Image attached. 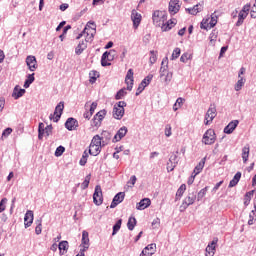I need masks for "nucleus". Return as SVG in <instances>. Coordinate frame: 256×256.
<instances>
[{
	"mask_svg": "<svg viewBox=\"0 0 256 256\" xmlns=\"http://www.w3.org/2000/svg\"><path fill=\"white\" fill-rule=\"evenodd\" d=\"M167 63H168V59L166 57L162 60L159 73H160V77H165L164 78L165 83L169 84L171 83V79H173V72H170L169 70H167L169 69V66L167 65Z\"/></svg>",
	"mask_w": 256,
	"mask_h": 256,
	"instance_id": "nucleus-1",
	"label": "nucleus"
},
{
	"mask_svg": "<svg viewBox=\"0 0 256 256\" xmlns=\"http://www.w3.org/2000/svg\"><path fill=\"white\" fill-rule=\"evenodd\" d=\"M153 23L156 27H163L165 25V21H167V12L156 10L152 16Z\"/></svg>",
	"mask_w": 256,
	"mask_h": 256,
	"instance_id": "nucleus-2",
	"label": "nucleus"
},
{
	"mask_svg": "<svg viewBox=\"0 0 256 256\" xmlns=\"http://www.w3.org/2000/svg\"><path fill=\"white\" fill-rule=\"evenodd\" d=\"M215 117H217V107L215 104H211L205 114L204 125H211Z\"/></svg>",
	"mask_w": 256,
	"mask_h": 256,
	"instance_id": "nucleus-3",
	"label": "nucleus"
},
{
	"mask_svg": "<svg viewBox=\"0 0 256 256\" xmlns=\"http://www.w3.org/2000/svg\"><path fill=\"white\" fill-rule=\"evenodd\" d=\"M107 115V110L102 109L98 113H96L92 119V127H96L99 129L101 127V123H103V119H105Z\"/></svg>",
	"mask_w": 256,
	"mask_h": 256,
	"instance_id": "nucleus-4",
	"label": "nucleus"
},
{
	"mask_svg": "<svg viewBox=\"0 0 256 256\" xmlns=\"http://www.w3.org/2000/svg\"><path fill=\"white\" fill-rule=\"evenodd\" d=\"M63 109H65V102L58 103L54 113L49 116V119L57 123L61 119V115H63Z\"/></svg>",
	"mask_w": 256,
	"mask_h": 256,
	"instance_id": "nucleus-5",
	"label": "nucleus"
},
{
	"mask_svg": "<svg viewBox=\"0 0 256 256\" xmlns=\"http://www.w3.org/2000/svg\"><path fill=\"white\" fill-rule=\"evenodd\" d=\"M216 140L217 136H215V130L213 129H208L202 137V143H204V145H213Z\"/></svg>",
	"mask_w": 256,
	"mask_h": 256,
	"instance_id": "nucleus-6",
	"label": "nucleus"
},
{
	"mask_svg": "<svg viewBox=\"0 0 256 256\" xmlns=\"http://www.w3.org/2000/svg\"><path fill=\"white\" fill-rule=\"evenodd\" d=\"M249 11H251V5H244L242 10L238 13V21L236 22V27H241V25H243V21L247 19Z\"/></svg>",
	"mask_w": 256,
	"mask_h": 256,
	"instance_id": "nucleus-7",
	"label": "nucleus"
},
{
	"mask_svg": "<svg viewBox=\"0 0 256 256\" xmlns=\"http://www.w3.org/2000/svg\"><path fill=\"white\" fill-rule=\"evenodd\" d=\"M197 199V194L195 192H190L188 193L187 197L183 200L181 206H180V211H185L187 207L190 205H193L195 203V200Z\"/></svg>",
	"mask_w": 256,
	"mask_h": 256,
	"instance_id": "nucleus-8",
	"label": "nucleus"
},
{
	"mask_svg": "<svg viewBox=\"0 0 256 256\" xmlns=\"http://www.w3.org/2000/svg\"><path fill=\"white\" fill-rule=\"evenodd\" d=\"M93 202L99 206L103 205V190L101 189V186L97 185L94 190L93 194Z\"/></svg>",
	"mask_w": 256,
	"mask_h": 256,
	"instance_id": "nucleus-9",
	"label": "nucleus"
},
{
	"mask_svg": "<svg viewBox=\"0 0 256 256\" xmlns=\"http://www.w3.org/2000/svg\"><path fill=\"white\" fill-rule=\"evenodd\" d=\"M113 53H115V50H110L103 53L101 57L102 67H109V65H111V62L109 61H113Z\"/></svg>",
	"mask_w": 256,
	"mask_h": 256,
	"instance_id": "nucleus-10",
	"label": "nucleus"
},
{
	"mask_svg": "<svg viewBox=\"0 0 256 256\" xmlns=\"http://www.w3.org/2000/svg\"><path fill=\"white\" fill-rule=\"evenodd\" d=\"M151 81H153V74H149L142 80V82L138 86V89L136 90V96L141 95V93L145 91V87H147V85H149Z\"/></svg>",
	"mask_w": 256,
	"mask_h": 256,
	"instance_id": "nucleus-11",
	"label": "nucleus"
},
{
	"mask_svg": "<svg viewBox=\"0 0 256 256\" xmlns=\"http://www.w3.org/2000/svg\"><path fill=\"white\" fill-rule=\"evenodd\" d=\"M83 33H84V37H85V40L84 42L87 43H91L93 41V39H95V28H91L89 26H86L83 30Z\"/></svg>",
	"mask_w": 256,
	"mask_h": 256,
	"instance_id": "nucleus-12",
	"label": "nucleus"
},
{
	"mask_svg": "<svg viewBox=\"0 0 256 256\" xmlns=\"http://www.w3.org/2000/svg\"><path fill=\"white\" fill-rule=\"evenodd\" d=\"M179 9H181V5H179V0H170L168 7L170 15H176V13H179Z\"/></svg>",
	"mask_w": 256,
	"mask_h": 256,
	"instance_id": "nucleus-13",
	"label": "nucleus"
},
{
	"mask_svg": "<svg viewBox=\"0 0 256 256\" xmlns=\"http://www.w3.org/2000/svg\"><path fill=\"white\" fill-rule=\"evenodd\" d=\"M123 199H125V192L117 193L112 200L110 209H115V207H117V205H119V203H123Z\"/></svg>",
	"mask_w": 256,
	"mask_h": 256,
	"instance_id": "nucleus-14",
	"label": "nucleus"
},
{
	"mask_svg": "<svg viewBox=\"0 0 256 256\" xmlns=\"http://www.w3.org/2000/svg\"><path fill=\"white\" fill-rule=\"evenodd\" d=\"M210 25H205V22H201L200 27L201 29H205L209 31V29H213L217 25V15L212 14L211 18H209Z\"/></svg>",
	"mask_w": 256,
	"mask_h": 256,
	"instance_id": "nucleus-15",
	"label": "nucleus"
},
{
	"mask_svg": "<svg viewBox=\"0 0 256 256\" xmlns=\"http://www.w3.org/2000/svg\"><path fill=\"white\" fill-rule=\"evenodd\" d=\"M65 127L68 131H75L79 127V122L75 118H68L65 122Z\"/></svg>",
	"mask_w": 256,
	"mask_h": 256,
	"instance_id": "nucleus-16",
	"label": "nucleus"
},
{
	"mask_svg": "<svg viewBox=\"0 0 256 256\" xmlns=\"http://www.w3.org/2000/svg\"><path fill=\"white\" fill-rule=\"evenodd\" d=\"M127 127L126 126H122L117 133L115 134V136L113 137V143H118V141H121V139H123V137H125V135H127Z\"/></svg>",
	"mask_w": 256,
	"mask_h": 256,
	"instance_id": "nucleus-17",
	"label": "nucleus"
},
{
	"mask_svg": "<svg viewBox=\"0 0 256 256\" xmlns=\"http://www.w3.org/2000/svg\"><path fill=\"white\" fill-rule=\"evenodd\" d=\"M131 20L133 22L134 29H137L141 24V14H139L137 10H132Z\"/></svg>",
	"mask_w": 256,
	"mask_h": 256,
	"instance_id": "nucleus-18",
	"label": "nucleus"
},
{
	"mask_svg": "<svg viewBox=\"0 0 256 256\" xmlns=\"http://www.w3.org/2000/svg\"><path fill=\"white\" fill-rule=\"evenodd\" d=\"M82 251H87L89 249V232L87 230H83L82 232V240H81Z\"/></svg>",
	"mask_w": 256,
	"mask_h": 256,
	"instance_id": "nucleus-19",
	"label": "nucleus"
},
{
	"mask_svg": "<svg viewBox=\"0 0 256 256\" xmlns=\"http://www.w3.org/2000/svg\"><path fill=\"white\" fill-rule=\"evenodd\" d=\"M133 69H129L126 78H125V83L127 85V90L132 91L133 90Z\"/></svg>",
	"mask_w": 256,
	"mask_h": 256,
	"instance_id": "nucleus-20",
	"label": "nucleus"
},
{
	"mask_svg": "<svg viewBox=\"0 0 256 256\" xmlns=\"http://www.w3.org/2000/svg\"><path fill=\"white\" fill-rule=\"evenodd\" d=\"M33 219H34L33 211H31V210L26 211V214L24 216L25 229H27L28 227H31V225H33Z\"/></svg>",
	"mask_w": 256,
	"mask_h": 256,
	"instance_id": "nucleus-21",
	"label": "nucleus"
},
{
	"mask_svg": "<svg viewBox=\"0 0 256 256\" xmlns=\"http://www.w3.org/2000/svg\"><path fill=\"white\" fill-rule=\"evenodd\" d=\"M155 244H149L147 245L142 252L140 253L139 256H153L155 255Z\"/></svg>",
	"mask_w": 256,
	"mask_h": 256,
	"instance_id": "nucleus-22",
	"label": "nucleus"
},
{
	"mask_svg": "<svg viewBox=\"0 0 256 256\" xmlns=\"http://www.w3.org/2000/svg\"><path fill=\"white\" fill-rule=\"evenodd\" d=\"M239 125V120H233L231 121L225 128H224V133L226 135H231L237 129V126Z\"/></svg>",
	"mask_w": 256,
	"mask_h": 256,
	"instance_id": "nucleus-23",
	"label": "nucleus"
},
{
	"mask_svg": "<svg viewBox=\"0 0 256 256\" xmlns=\"http://www.w3.org/2000/svg\"><path fill=\"white\" fill-rule=\"evenodd\" d=\"M26 65L30 71H35L37 69V58L35 56H28L26 58Z\"/></svg>",
	"mask_w": 256,
	"mask_h": 256,
	"instance_id": "nucleus-24",
	"label": "nucleus"
},
{
	"mask_svg": "<svg viewBox=\"0 0 256 256\" xmlns=\"http://www.w3.org/2000/svg\"><path fill=\"white\" fill-rule=\"evenodd\" d=\"M149 205H151V199L144 198L139 203H137L136 209H138V211H143L144 209H147Z\"/></svg>",
	"mask_w": 256,
	"mask_h": 256,
	"instance_id": "nucleus-25",
	"label": "nucleus"
},
{
	"mask_svg": "<svg viewBox=\"0 0 256 256\" xmlns=\"http://www.w3.org/2000/svg\"><path fill=\"white\" fill-rule=\"evenodd\" d=\"M217 238H214V240L208 244L206 247V256H213L215 255V245H217Z\"/></svg>",
	"mask_w": 256,
	"mask_h": 256,
	"instance_id": "nucleus-26",
	"label": "nucleus"
},
{
	"mask_svg": "<svg viewBox=\"0 0 256 256\" xmlns=\"http://www.w3.org/2000/svg\"><path fill=\"white\" fill-rule=\"evenodd\" d=\"M112 113H113L114 119L121 120L123 119V115H125V108H117L114 106Z\"/></svg>",
	"mask_w": 256,
	"mask_h": 256,
	"instance_id": "nucleus-27",
	"label": "nucleus"
},
{
	"mask_svg": "<svg viewBox=\"0 0 256 256\" xmlns=\"http://www.w3.org/2000/svg\"><path fill=\"white\" fill-rule=\"evenodd\" d=\"M100 139L102 140V147H105L111 141V134L109 131H103L101 133Z\"/></svg>",
	"mask_w": 256,
	"mask_h": 256,
	"instance_id": "nucleus-28",
	"label": "nucleus"
},
{
	"mask_svg": "<svg viewBox=\"0 0 256 256\" xmlns=\"http://www.w3.org/2000/svg\"><path fill=\"white\" fill-rule=\"evenodd\" d=\"M207 160L206 157H204L198 164L197 166L194 168V171L192 173V175H199V173H201V171H203V167H205V161Z\"/></svg>",
	"mask_w": 256,
	"mask_h": 256,
	"instance_id": "nucleus-29",
	"label": "nucleus"
},
{
	"mask_svg": "<svg viewBox=\"0 0 256 256\" xmlns=\"http://www.w3.org/2000/svg\"><path fill=\"white\" fill-rule=\"evenodd\" d=\"M186 11L190 15H197V13H201V11H203V5L196 4L193 8H186Z\"/></svg>",
	"mask_w": 256,
	"mask_h": 256,
	"instance_id": "nucleus-30",
	"label": "nucleus"
},
{
	"mask_svg": "<svg viewBox=\"0 0 256 256\" xmlns=\"http://www.w3.org/2000/svg\"><path fill=\"white\" fill-rule=\"evenodd\" d=\"M177 25V20H168L166 23L164 22V25H162L161 30L162 31H171L172 27H175Z\"/></svg>",
	"mask_w": 256,
	"mask_h": 256,
	"instance_id": "nucleus-31",
	"label": "nucleus"
},
{
	"mask_svg": "<svg viewBox=\"0 0 256 256\" xmlns=\"http://www.w3.org/2000/svg\"><path fill=\"white\" fill-rule=\"evenodd\" d=\"M85 49H87V42H85V40H82L79 42V44L76 46L75 48V53L77 55H81L83 53V51H85Z\"/></svg>",
	"mask_w": 256,
	"mask_h": 256,
	"instance_id": "nucleus-32",
	"label": "nucleus"
},
{
	"mask_svg": "<svg viewBox=\"0 0 256 256\" xmlns=\"http://www.w3.org/2000/svg\"><path fill=\"white\" fill-rule=\"evenodd\" d=\"M249 153H250V147H249V144H246V145L242 148V159H243V163H247V161H249Z\"/></svg>",
	"mask_w": 256,
	"mask_h": 256,
	"instance_id": "nucleus-33",
	"label": "nucleus"
},
{
	"mask_svg": "<svg viewBox=\"0 0 256 256\" xmlns=\"http://www.w3.org/2000/svg\"><path fill=\"white\" fill-rule=\"evenodd\" d=\"M101 153V146H95L93 144H90L89 146V154L93 157H97Z\"/></svg>",
	"mask_w": 256,
	"mask_h": 256,
	"instance_id": "nucleus-34",
	"label": "nucleus"
},
{
	"mask_svg": "<svg viewBox=\"0 0 256 256\" xmlns=\"http://www.w3.org/2000/svg\"><path fill=\"white\" fill-rule=\"evenodd\" d=\"M23 95H25V89H22V88H19V86H16L14 88L12 97H14V99H19L23 97Z\"/></svg>",
	"mask_w": 256,
	"mask_h": 256,
	"instance_id": "nucleus-35",
	"label": "nucleus"
},
{
	"mask_svg": "<svg viewBox=\"0 0 256 256\" xmlns=\"http://www.w3.org/2000/svg\"><path fill=\"white\" fill-rule=\"evenodd\" d=\"M58 249L60 251V255H65V252L69 249V242L61 241L58 245Z\"/></svg>",
	"mask_w": 256,
	"mask_h": 256,
	"instance_id": "nucleus-36",
	"label": "nucleus"
},
{
	"mask_svg": "<svg viewBox=\"0 0 256 256\" xmlns=\"http://www.w3.org/2000/svg\"><path fill=\"white\" fill-rule=\"evenodd\" d=\"M35 81V73L29 74L24 82V89H29L31 84Z\"/></svg>",
	"mask_w": 256,
	"mask_h": 256,
	"instance_id": "nucleus-37",
	"label": "nucleus"
},
{
	"mask_svg": "<svg viewBox=\"0 0 256 256\" xmlns=\"http://www.w3.org/2000/svg\"><path fill=\"white\" fill-rule=\"evenodd\" d=\"M241 180V172H237L229 183V187H235Z\"/></svg>",
	"mask_w": 256,
	"mask_h": 256,
	"instance_id": "nucleus-38",
	"label": "nucleus"
},
{
	"mask_svg": "<svg viewBox=\"0 0 256 256\" xmlns=\"http://www.w3.org/2000/svg\"><path fill=\"white\" fill-rule=\"evenodd\" d=\"M90 145H94V146H97V147H101V146L103 145V140H101V136L95 135V136L92 138V141H91Z\"/></svg>",
	"mask_w": 256,
	"mask_h": 256,
	"instance_id": "nucleus-39",
	"label": "nucleus"
},
{
	"mask_svg": "<svg viewBox=\"0 0 256 256\" xmlns=\"http://www.w3.org/2000/svg\"><path fill=\"white\" fill-rule=\"evenodd\" d=\"M97 79H99V72L92 70L89 72V82L90 83H95V81H97Z\"/></svg>",
	"mask_w": 256,
	"mask_h": 256,
	"instance_id": "nucleus-40",
	"label": "nucleus"
},
{
	"mask_svg": "<svg viewBox=\"0 0 256 256\" xmlns=\"http://www.w3.org/2000/svg\"><path fill=\"white\" fill-rule=\"evenodd\" d=\"M245 81L246 80L243 77L238 78V81L236 82L234 87L235 91H241V89H243V85H245Z\"/></svg>",
	"mask_w": 256,
	"mask_h": 256,
	"instance_id": "nucleus-41",
	"label": "nucleus"
},
{
	"mask_svg": "<svg viewBox=\"0 0 256 256\" xmlns=\"http://www.w3.org/2000/svg\"><path fill=\"white\" fill-rule=\"evenodd\" d=\"M177 153H179V151H177L175 154H172L169 158V161L170 163H172L173 167L169 170V167L167 168L168 171H173V169H175V166L177 165L178 163V160H177Z\"/></svg>",
	"mask_w": 256,
	"mask_h": 256,
	"instance_id": "nucleus-42",
	"label": "nucleus"
},
{
	"mask_svg": "<svg viewBox=\"0 0 256 256\" xmlns=\"http://www.w3.org/2000/svg\"><path fill=\"white\" fill-rule=\"evenodd\" d=\"M255 193V190L249 191L245 194L244 196V205H249V203H251V197H253Z\"/></svg>",
	"mask_w": 256,
	"mask_h": 256,
	"instance_id": "nucleus-43",
	"label": "nucleus"
},
{
	"mask_svg": "<svg viewBox=\"0 0 256 256\" xmlns=\"http://www.w3.org/2000/svg\"><path fill=\"white\" fill-rule=\"evenodd\" d=\"M135 225H137V219H135V217H130L127 223L129 231H133V229H135Z\"/></svg>",
	"mask_w": 256,
	"mask_h": 256,
	"instance_id": "nucleus-44",
	"label": "nucleus"
},
{
	"mask_svg": "<svg viewBox=\"0 0 256 256\" xmlns=\"http://www.w3.org/2000/svg\"><path fill=\"white\" fill-rule=\"evenodd\" d=\"M256 217V205H254V210H252L249 214L248 225H253L255 223Z\"/></svg>",
	"mask_w": 256,
	"mask_h": 256,
	"instance_id": "nucleus-45",
	"label": "nucleus"
},
{
	"mask_svg": "<svg viewBox=\"0 0 256 256\" xmlns=\"http://www.w3.org/2000/svg\"><path fill=\"white\" fill-rule=\"evenodd\" d=\"M185 191H187V185L182 184L176 192V198L183 197V193H185Z\"/></svg>",
	"mask_w": 256,
	"mask_h": 256,
	"instance_id": "nucleus-46",
	"label": "nucleus"
},
{
	"mask_svg": "<svg viewBox=\"0 0 256 256\" xmlns=\"http://www.w3.org/2000/svg\"><path fill=\"white\" fill-rule=\"evenodd\" d=\"M149 62L151 65H155V63H157V52H155L154 50L150 51Z\"/></svg>",
	"mask_w": 256,
	"mask_h": 256,
	"instance_id": "nucleus-47",
	"label": "nucleus"
},
{
	"mask_svg": "<svg viewBox=\"0 0 256 256\" xmlns=\"http://www.w3.org/2000/svg\"><path fill=\"white\" fill-rule=\"evenodd\" d=\"M121 223H123V220H118L115 225L113 226V232L112 235H117V232L119 231V229H121Z\"/></svg>",
	"mask_w": 256,
	"mask_h": 256,
	"instance_id": "nucleus-48",
	"label": "nucleus"
},
{
	"mask_svg": "<svg viewBox=\"0 0 256 256\" xmlns=\"http://www.w3.org/2000/svg\"><path fill=\"white\" fill-rule=\"evenodd\" d=\"M181 55V48H175L173 50L172 56H171V60L175 61V59H179V56Z\"/></svg>",
	"mask_w": 256,
	"mask_h": 256,
	"instance_id": "nucleus-49",
	"label": "nucleus"
},
{
	"mask_svg": "<svg viewBox=\"0 0 256 256\" xmlns=\"http://www.w3.org/2000/svg\"><path fill=\"white\" fill-rule=\"evenodd\" d=\"M36 228H35V233L36 235H41L42 231H43V228H42V221L41 220H37L36 221Z\"/></svg>",
	"mask_w": 256,
	"mask_h": 256,
	"instance_id": "nucleus-50",
	"label": "nucleus"
},
{
	"mask_svg": "<svg viewBox=\"0 0 256 256\" xmlns=\"http://www.w3.org/2000/svg\"><path fill=\"white\" fill-rule=\"evenodd\" d=\"M205 195H207V187L201 189L199 192H198V195H197V201H201V199H203V197H205Z\"/></svg>",
	"mask_w": 256,
	"mask_h": 256,
	"instance_id": "nucleus-51",
	"label": "nucleus"
},
{
	"mask_svg": "<svg viewBox=\"0 0 256 256\" xmlns=\"http://www.w3.org/2000/svg\"><path fill=\"white\" fill-rule=\"evenodd\" d=\"M127 95V91L125 90V88L119 90L115 96V99L119 100V99H123V97H125Z\"/></svg>",
	"mask_w": 256,
	"mask_h": 256,
	"instance_id": "nucleus-52",
	"label": "nucleus"
},
{
	"mask_svg": "<svg viewBox=\"0 0 256 256\" xmlns=\"http://www.w3.org/2000/svg\"><path fill=\"white\" fill-rule=\"evenodd\" d=\"M190 59H191V54L187 52L183 53L180 57L181 63H187V61H189Z\"/></svg>",
	"mask_w": 256,
	"mask_h": 256,
	"instance_id": "nucleus-53",
	"label": "nucleus"
},
{
	"mask_svg": "<svg viewBox=\"0 0 256 256\" xmlns=\"http://www.w3.org/2000/svg\"><path fill=\"white\" fill-rule=\"evenodd\" d=\"M91 181V175H87L85 177V180L83 181V183L81 184V188L82 189H87V187H89V183Z\"/></svg>",
	"mask_w": 256,
	"mask_h": 256,
	"instance_id": "nucleus-54",
	"label": "nucleus"
},
{
	"mask_svg": "<svg viewBox=\"0 0 256 256\" xmlns=\"http://www.w3.org/2000/svg\"><path fill=\"white\" fill-rule=\"evenodd\" d=\"M63 153H65V147L63 146H58L56 148V151H55V156L56 157H61V155H63Z\"/></svg>",
	"mask_w": 256,
	"mask_h": 256,
	"instance_id": "nucleus-55",
	"label": "nucleus"
},
{
	"mask_svg": "<svg viewBox=\"0 0 256 256\" xmlns=\"http://www.w3.org/2000/svg\"><path fill=\"white\" fill-rule=\"evenodd\" d=\"M11 133H13V129L12 128H6L2 132V139H7V137H9L11 135Z\"/></svg>",
	"mask_w": 256,
	"mask_h": 256,
	"instance_id": "nucleus-56",
	"label": "nucleus"
},
{
	"mask_svg": "<svg viewBox=\"0 0 256 256\" xmlns=\"http://www.w3.org/2000/svg\"><path fill=\"white\" fill-rule=\"evenodd\" d=\"M137 183V176L133 175L130 177V181L127 182L128 187H134Z\"/></svg>",
	"mask_w": 256,
	"mask_h": 256,
	"instance_id": "nucleus-57",
	"label": "nucleus"
},
{
	"mask_svg": "<svg viewBox=\"0 0 256 256\" xmlns=\"http://www.w3.org/2000/svg\"><path fill=\"white\" fill-rule=\"evenodd\" d=\"M209 39H210V43L211 45H213V43L215 41H217V32L215 30H213L209 36Z\"/></svg>",
	"mask_w": 256,
	"mask_h": 256,
	"instance_id": "nucleus-58",
	"label": "nucleus"
},
{
	"mask_svg": "<svg viewBox=\"0 0 256 256\" xmlns=\"http://www.w3.org/2000/svg\"><path fill=\"white\" fill-rule=\"evenodd\" d=\"M5 205H7V198H3L0 201V213H3V211H5V209H6Z\"/></svg>",
	"mask_w": 256,
	"mask_h": 256,
	"instance_id": "nucleus-59",
	"label": "nucleus"
},
{
	"mask_svg": "<svg viewBox=\"0 0 256 256\" xmlns=\"http://www.w3.org/2000/svg\"><path fill=\"white\" fill-rule=\"evenodd\" d=\"M117 109H125L127 107V103L125 101H120L114 105Z\"/></svg>",
	"mask_w": 256,
	"mask_h": 256,
	"instance_id": "nucleus-60",
	"label": "nucleus"
},
{
	"mask_svg": "<svg viewBox=\"0 0 256 256\" xmlns=\"http://www.w3.org/2000/svg\"><path fill=\"white\" fill-rule=\"evenodd\" d=\"M45 135H47V137H49V135H51V133L53 132V126L52 125H48L45 129H44Z\"/></svg>",
	"mask_w": 256,
	"mask_h": 256,
	"instance_id": "nucleus-61",
	"label": "nucleus"
},
{
	"mask_svg": "<svg viewBox=\"0 0 256 256\" xmlns=\"http://www.w3.org/2000/svg\"><path fill=\"white\" fill-rule=\"evenodd\" d=\"M164 133H165V135H166L167 137H171L172 132H171V126H170L169 124H167V125L165 126V131H164Z\"/></svg>",
	"mask_w": 256,
	"mask_h": 256,
	"instance_id": "nucleus-62",
	"label": "nucleus"
},
{
	"mask_svg": "<svg viewBox=\"0 0 256 256\" xmlns=\"http://www.w3.org/2000/svg\"><path fill=\"white\" fill-rule=\"evenodd\" d=\"M95 109H97V102H92L89 112L93 115V113H95Z\"/></svg>",
	"mask_w": 256,
	"mask_h": 256,
	"instance_id": "nucleus-63",
	"label": "nucleus"
},
{
	"mask_svg": "<svg viewBox=\"0 0 256 256\" xmlns=\"http://www.w3.org/2000/svg\"><path fill=\"white\" fill-rule=\"evenodd\" d=\"M184 101L183 98H177L175 104L178 105V107H182Z\"/></svg>",
	"mask_w": 256,
	"mask_h": 256,
	"instance_id": "nucleus-64",
	"label": "nucleus"
}]
</instances>
